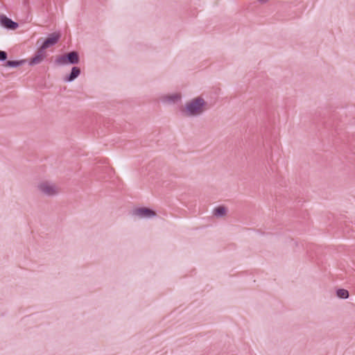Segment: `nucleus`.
<instances>
[{"label": "nucleus", "mask_w": 355, "mask_h": 355, "mask_svg": "<svg viewBox=\"0 0 355 355\" xmlns=\"http://www.w3.org/2000/svg\"><path fill=\"white\" fill-rule=\"evenodd\" d=\"M0 24L4 28L9 30H15L18 27V24L5 15L0 17Z\"/></svg>", "instance_id": "6"}, {"label": "nucleus", "mask_w": 355, "mask_h": 355, "mask_svg": "<svg viewBox=\"0 0 355 355\" xmlns=\"http://www.w3.org/2000/svg\"><path fill=\"white\" fill-rule=\"evenodd\" d=\"M80 74V69L78 67H73L70 74L64 78L65 82L73 81Z\"/></svg>", "instance_id": "8"}, {"label": "nucleus", "mask_w": 355, "mask_h": 355, "mask_svg": "<svg viewBox=\"0 0 355 355\" xmlns=\"http://www.w3.org/2000/svg\"><path fill=\"white\" fill-rule=\"evenodd\" d=\"M227 209L223 206H218L216 207L214 211L213 214L216 217H223L226 214Z\"/></svg>", "instance_id": "9"}, {"label": "nucleus", "mask_w": 355, "mask_h": 355, "mask_svg": "<svg viewBox=\"0 0 355 355\" xmlns=\"http://www.w3.org/2000/svg\"><path fill=\"white\" fill-rule=\"evenodd\" d=\"M60 38V34L59 33H53L49 35L46 40L44 42L42 47L44 50L50 46H52L57 44L59 39Z\"/></svg>", "instance_id": "5"}, {"label": "nucleus", "mask_w": 355, "mask_h": 355, "mask_svg": "<svg viewBox=\"0 0 355 355\" xmlns=\"http://www.w3.org/2000/svg\"><path fill=\"white\" fill-rule=\"evenodd\" d=\"M45 57V51L42 48H40L36 53L34 57L32 58L29 64L30 65H35L40 64Z\"/></svg>", "instance_id": "7"}, {"label": "nucleus", "mask_w": 355, "mask_h": 355, "mask_svg": "<svg viewBox=\"0 0 355 355\" xmlns=\"http://www.w3.org/2000/svg\"><path fill=\"white\" fill-rule=\"evenodd\" d=\"M55 62L59 65L67 64H76L79 62V55L76 51H71L65 55L58 56Z\"/></svg>", "instance_id": "3"}, {"label": "nucleus", "mask_w": 355, "mask_h": 355, "mask_svg": "<svg viewBox=\"0 0 355 355\" xmlns=\"http://www.w3.org/2000/svg\"><path fill=\"white\" fill-rule=\"evenodd\" d=\"M180 98V96L178 94H172L164 97V101L168 103H175Z\"/></svg>", "instance_id": "12"}, {"label": "nucleus", "mask_w": 355, "mask_h": 355, "mask_svg": "<svg viewBox=\"0 0 355 355\" xmlns=\"http://www.w3.org/2000/svg\"><path fill=\"white\" fill-rule=\"evenodd\" d=\"M8 58L7 53L3 51H0V61H6Z\"/></svg>", "instance_id": "13"}, {"label": "nucleus", "mask_w": 355, "mask_h": 355, "mask_svg": "<svg viewBox=\"0 0 355 355\" xmlns=\"http://www.w3.org/2000/svg\"><path fill=\"white\" fill-rule=\"evenodd\" d=\"M207 103L205 99L198 96L188 101L184 105L182 112L189 117L200 116L206 110Z\"/></svg>", "instance_id": "1"}, {"label": "nucleus", "mask_w": 355, "mask_h": 355, "mask_svg": "<svg viewBox=\"0 0 355 355\" xmlns=\"http://www.w3.org/2000/svg\"><path fill=\"white\" fill-rule=\"evenodd\" d=\"M336 295L339 298L347 299L349 297V292L346 289L339 288L336 291Z\"/></svg>", "instance_id": "11"}, {"label": "nucleus", "mask_w": 355, "mask_h": 355, "mask_svg": "<svg viewBox=\"0 0 355 355\" xmlns=\"http://www.w3.org/2000/svg\"><path fill=\"white\" fill-rule=\"evenodd\" d=\"M268 0H259V2L261 3H265L268 1Z\"/></svg>", "instance_id": "14"}, {"label": "nucleus", "mask_w": 355, "mask_h": 355, "mask_svg": "<svg viewBox=\"0 0 355 355\" xmlns=\"http://www.w3.org/2000/svg\"><path fill=\"white\" fill-rule=\"evenodd\" d=\"M133 214L141 218H150L154 217L156 213L149 208L141 207L135 209Z\"/></svg>", "instance_id": "4"}, {"label": "nucleus", "mask_w": 355, "mask_h": 355, "mask_svg": "<svg viewBox=\"0 0 355 355\" xmlns=\"http://www.w3.org/2000/svg\"><path fill=\"white\" fill-rule=\"evenodd\" d=\"M37 187L41 193L48 197L56 196L59 193L58 186L51 182H42L37 184Z\"/></svg>", "instance_id": "2"}, {"label": "nucleus", "mask_w": 355, "mask_h": 355, "mask_svg": "<svg viewBox=\"0 0 355 355\" xmlns=\"http://www.w3.org/2000/svg\"><path fill=\"white\" fill-rule=\"evenodd\" d=\"M25 63V60H8L6 63V67H18Z\"/></svg>", "instance_id": "10"}]
</instances>
